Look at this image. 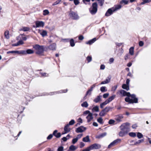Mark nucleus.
Listing matches in <instances>:
<instances>
[{"label":"nucleus","mask_w":151,"mask_h":151,"mask_svg":"<svg viewBox=\"0 0 151 151\" xmlns=\"http://www.w3.org/2000/svg\"><path fill=\"white\" fill-rule=\"evenodd\" d=\"M120 94L122 96H127L128 97L125 99V101L126 102H128L129 104L136 103L138 102V99L136 97V95L134 94L131 95L129 92H127L123 90H121L119 91Z\"/></svg>","instance_id":"f257e3e1"},{"label":"nucleus","mask_w":151,"mask_h":151,"mask_svg":"<svg viewBox=\"0 0 151 151\" xmlns=\"http://www.w3.org/2000/svg\"><path fill=\"white\" fill-rule=\"evenodd\" d=\"M33 48L36 50V53L39 55H42L44 50V46L36 44L33 46Z\"/></svg>","instance_id":"f03ea898"},{"label":"nucleus","mask_w":151,"mask_h":151,"mask_svg":"<svg viewBox=\"0 0 151 151\" xmlns=\"http://www.w3.org/2000/svg\"><path fill=\"white\" fill-rule=\"evenodd\" d=\"M97 3H94L91 7L89 8V12L91 14L94 15L96 13L97 11Z\"/></svg>","instance_id":"7ed1b4c3"},{"label":"nucleus","mask_w":151,"mask_h":151,"mask_svg":"<svg viewBox=\"0 0 151 151\" xmlns=\"http://www.w3.org/2000/svg\"><path fill=\"white\" fill-rule=\"evenodd\" d=\"M130 125L129 123L127 122L121 125L120 128L121 130H123L128 132L130 131Z\"/></svg>","instance_id":"20e7f679"},{"label":"nucleus","mask_w":151,"mask_h":151,"mask_svg":"<svg viewBox=\"0 0 151 151\" xmlns=\"http://www.w3.org/2000/svg\"><path fill=\"white\" fill-rule=\"evenodd\" d=\"M70 17L73 19L78 20L79 19V17L77 12H75L73 11H70L69 13Z\"/></svg>","instance_id":"39448f33"},{"label":"nucleus","mask_w":151,"mask_h":151,"mask_svg":"<svg viewBox=\"0 0 151 151\" xmlns=\"http://www.w3.org/2000/svg\"><path fill=\"white\" fill-rule=\"evenodd\" d=\"M121 141V139H117L114 140L108 146V148L109 149L115 146L119 142H120Z\"/></svg>","instance_id":"423d86ee"},{"label":"nucleus","mask_w":151,"mask_h":151,"mask_svg":"<svg viewBox=\"0 0 151 151\" xmlns=\"http://www.w3.org/2000/svg\"><path fill=\"white\" fill-rule=\"evenodd\" d=\"M114 9V7L109 9L105 13V16H109L112 14L113 13L115 12V10Z\"/></svg>","instance_id":"0eeeda50"},{"label":"nucleus","mask_w":151,"mask_h":151,"mask_svg":"<svg viewBox=\"0 0 151 151\" xmlns=\"http://www.w3.org/2000/svg\"><path fill=\"white\" fill-rule=\"evenodd\" d=\"M86 129V128L83 126H80L77 128L76 130V132L77 133H81Z\"/></svg>","instance_id":"6e6552de"},{"label":"nucleus","mask_w":151,"mask_h":151,"mask_svg":"<svg viewBox=\"0 0 151 151\" xmlns=\"http://www.w3.org/2000/svg\"><path fill=\"white\" fill-rule=\"evenodd\" d=\"M101 147V146L99 144L95 143L90 146L91 150L99 149Z\"/></svg>","instance_id":"1a4fd4ad"},{"label":"nucleus","mask_w":151,"mask_h":151,"mask_svg":"<svg viewBox=\"0 0 151 151\" xmlns=\"http://www.w3.org/2000/svg\"><path fill=\"white\" fill-rule=\"evenodd\" d=\"M36 27H43L44 25V23L42 21H37L35 22Z\"/></svg>","instance_id":"9d476101"},{"label":"nucleus","mask_w":151,"mask_h":151,"mask_svg":"<svg viewBox=\"0 0 151 151\" xmlns=\"http://www.w3.org/2000/svg\"><path fill=\"white\" fill-rule=\"evenodd\" d=\"M123 118V116L122 114H119L115 116V119L118 122H121L122 121V119Z\"/></svg>","instance_id":"9b49d317"},{"label":"nucleus","mask_w":151,"mask_h":151,"mask_svg":"<svg viewBox=\"0 0 151 151\" xmlns=\"http://www.w3.org/2000/svg\"><path fill=\"white\" fill-rule=\"evenodd\" d=\"M56 45L55 43H53L50 45L48 47V49L52 50H55L56 49Z\"/></svg>","instance_id":"f8f14e48"},{"label":"nucleus","mask_w":151,"mask_h":151,"mask_svg":"<svg viewBox=\"0 0 151 151\" xmlns=\"http://www.w3.org/2000/svg\"><path fill=\"white\" fill-rule=\"evenodd\" d=\"M86 118L87 119V122H89L93 118V114L92 113H90L88 114Z\"/></svg>","instance_id":"ddd939ff"},{"label":"nucleus","mask_w":151,"mask_h":151,"mask_svg":"<svg viewBox=\"0 0 151 151\" xmlns=\"http://www.w3.org/2000/svg\"><path fill=\"white\" fill-rule=\"evenodd\" d=\"M121 131L119 132V135L120 137H123L126 135L128 132L123 130H121Z\"/></svg>","instance_id":"4468645a"},{"label":"nucleus","mask_w":151,"mask_h":151,"mask_svg":"<svg viewBox=\"0 0 151 151\" xmlns=\"http://www.w3.org/2000/svg\"><path fill=\"white\" fill-rule=\"evenodd\" d=\"M69 127V126L67 124L65 125L64 128V131L65 132L64 133H63L62 134L67 133L70 131V129Z\"/></svg>","instance_id":"2eb2a0df"},{"label":"nucleus","mask_w":151,"mask_h":151,"mask_svg":"<svg viewBox=\"0 0 151 151\" xmlns=\"http://www.w3.org/2000/svg\"><path fill=\"white\" fill-rule=\"evenodd\" d=\"M58 131L55 130L53 132V135L57 138L60 137L61 136V133L60 132L57 133Z\"/></svg>","instance_id":"dca6fc26"},{"label":"nucleus","mask_w":151,"mask_h":151,"mask_svg":"<svg viewBox=\"0 0 151 151\" xmlns=\"http://www.w3.org/2000/svg\"><path fill=\"white\" fill-rule=\"evenodd\" d=\"M30 28L28 27H22L19 29V31H22L24 32L29 31Z\"/></svg>","instance_id":"f3484780"},{"label":"nucleus","mask_w":151,"mask_h":151,"mask_svg":"<svg viewBox=\"0 0 151 151\" xmlns=\"http://www.w3.org/2000/svg\"><path fill=\"white\" fill-rule=\"evenodd\" d=\"M102 97L101 95H99L96 98L93 100V101L96 103H97L101 101V98Z\"/></svg>","instance_id":"a211bd4d"},{"label":"nucleus","mask_w":151,"mask_h":151,"mask_svg":"<svg viewBox=\"0 0 151 151\" xmlns=\"http://www.w3.org/2000/svg\"><path fill=\"white\" fill-rule=\"evenodd\" d=\"M96 40V38H94L90 40L88 42H86V44H87L91 45Z\"/></svg>","instance_id":"6ab92c4d"},{"label":"nucleus","mask_w":151,"mask_h":151,"mask_svg":"<svg viewBox=\"0 0 151 151\" xmlns=\"http://www.w3.org/2000/svg\"><path fill=\"white\" fill-rule=\"evenodd\" d=\"M106 134H107V133L106 132H104V133H102L101 134H100L99 135H98L96 137V138H98V139L103 138V137H104L106 135Z\"/></svg>","instance_id":"aec40b11"},{"label":"nucleus","mask_w":151,"mask_h":151,"mask_svg":"<svg viewBox=\"0 0 151 151\" xmlns=\"http://www.w3.org/2000/svg\"><path fill=\"white\" fill-rule=\"evenodd\" d=\"M83 141L85 142H90V140L89 139V136L87 135L86 137L83 138Z\"/></svg>","instance_id":"412c9836"},{"label":"nucleus","mask_w":151,"mask_h":151,"mask_svg":"<svg viewBox=\"0 0 151 151\" xmlns=\"http://www.w3.org/2000/svg\"><path fill=\"white\" fill-rule=\"evenodd\" d=\"M112 108L110 106H107L103 110L104 111L105 113L106 114L108 112L110 109H112Z\"/></svg>","instance_id":"4be33fe9"},{"label":"nucleus","mask_w":151,"mask_h":151,"mask_svg":"<svg viewBox=\"0 0 151 151\" xmlns=\"http://www.w3.org/2000/svg\"><path fill=\"white\" fill-rule=\"evenodd\" d=\"M122 87L123 89H126L127 91L129 90V85H127L126 84H123Z\"/></svg>","instance_id":"5701e85b"},{"label":"nucleus","mask_w":151,"mask_h":151,"mask_svg":"<svg viewBox=\"0 0 151 151\" xmlns=\"http://www.w3.org/2000/svg\"><path fill=\"white\" fill-rule=\"evenodd\" d=\"M40 34L43 37H44L47 35V32L45 30H42V32H40Z\"/></svg>","instance_id":"b1692460"},{"label":"nucleus","mask_w":151,"mask_h":151,"mask_svg":"<svg viewBox=\"0 0 151 151\" xmlns=\"http://www.w3.org/2000/svg\"><path fill=\"white\" fill-rule=\"evenodd\" d=\"M4 36L7 39H9V34L8 31H6L4 32Z\"/></svg>","instance_id":"393cba45"},{"label":"nucleus","mask_w":151,"mask_h":151,"mask_svg":"<svg viewBox=\"0 0 151 151\" xmlns=\"http://www.w3.org/2000/svg\"><path fill=\"white\" fill-rule=\"evenodd\" d=\"M144 141V140L143 139H142L140 140H139L138 141L135 142H134V145H137L141 143V142H143Z\"/></svg>","instance_id":"a878e982"},{"label":"nucleus","mask_w":151,"mask_h":151,"mask_svg":"<svg viewBox=\"0 0 151 151\" xmlns=\"http://www.w3.org/2000/svg\"><path fill=\"white\" fill-rule=\"evenodd\" d=\"M134 47H131L129 49V53L131 55H133L134 54Z\"/></svg>","instance_id":"bb28decb"},{"label":"nucleus","mask_w":151,"mask_h":151,"mask_svg":"<svg viewBox=\"0 0 151 151\" xmlns=\"http://www.w3.org/2000/svg\"><path fill=\"white\" fill-rule=\"evenodd\" d=\"M93 111L98 112L99 111V108L98 106L94 107L92 109Z\"/></svg>","instance_id":"cd10ccee"},{"label":"nucleus","mask_w":151,"mask_h":151,"mask_svg":"<svg viewBox=\"0 0 151 151\" xmlns=\"http://www.w3.org/2000/svg\"><path fill=\"white\" fill-rule=\"evenodd\" d=\"M26 54H32L34 53V51L31 49H28L27 50H26Z\"/></svg>","instance_id":"c85d7f7f"},{"label":"nucleus","mask_w":151,"mask_h":151,"mask_svg":"<svg viewBox=\"0 0 151 151\" xmlns=\"http://www.w3.org/2000/svg\"><path fill=\"white\" fill-rule=\"evenodd\" d=\"M88 104L86 101H85L81 104V106L83 107L86 108L88 106Z\"/></svg>","instance_id":"c756f323"},{"label":"nucleus","mask_w":151,"mask_h":151,"mask_svg":"<svg viewBox=\"0 0 151 151\" xmlns=\"http://www.w3.org/2000/svg\"><path fill=\"white\" fill-rule=\"evenodd\" d=\"M70 137V135L68 134L66 137H64L62 139L63 140L64 142L66 141L68 139H69Z\"/></svg>","instance_id":"7c9ffc66"},{"label":"nucleus","mask_w":151,"mask_h":151,"mask_svg":"<svg viewBox=\"0 0 151 151\" xmlns=\"http://www.w3.org/2000/svg\"><path fill=\"white\" fill-rule=\"evenodd\" d=\"M69 41L70 46L72 47L74 46L75 45V44L74 40L73 39H72Z\"/></svg>","instance_id":"2f4dec72"},{"label":"nucleus","mask_w":151,"mask_h":151,"mask_svg":"<svg viewBox=\"0 0 151 151\" xmlns=\"http://www.w3.org/2000/svg\"><path fill=\"white\" fill-rule=\"evenodd\" d=\"M129 135L132 137H135L136 136V133L134 132H131L129 133Z\"/></svg>","instance_id":"473e14b6"},{"label":"nucleus","mask_w":151,"mask_h":151,"mask_svg":"<svg viewBox=\"0 0 151 151\" xmlns=\"http://www.w3.org/2000/svg\"><path fill=\"white\" fill-rule=\"evenodd\" d=\"M143 1L140 4V5H143L146 3H149L151 1V0H143Z\"/></svg>","instance_id":"72a5a7b5"},{"label":"nucleus","mask_w":151,"mask_h":151,"mask_svg":"<svg viewBox=\"0 0 151 151\" xmlns=\"http://www.w3.org/2000/svg\"><path fill=\"white\" fill-rule=\"evenodd\" d=\"M97 122L100 123L101 124H103L104 122H103V119L101 117H99L97 119Z\"/></svg>","instance_id":"f704fd0d"},{"label":"nucleus","mask_w":151,"mask_h":151,"mask_svg":"<svg viewBox=\"0 0 151 151\" xmlns=\"http://www.w3.org/2000/svg\"><path fill=\"white\" fill-rule=\"evenodd\" d=\"M115 96H116L115 95H113L111 96V97H109L108 99L109 102L111 101L112 100H113L114 99Z\"/></svg>","instance_id":"c9c22d12"},{"label":"nucleus","mask_w":151,"mask_h":151,"mask_svg":"<svg viewBox=\"0 0 151 151\" xmlns=\"http://www.w3.org/2000/svg\"><path fill=\"white\" fill-rule=\"evenodd\" d=\"M19 54L26 55V50H23L19 51Z\"/></svg>","instance_id":"e433bc0d"},{"label":"nucleus","mask_w":151,"mask_h":151,"mask_svg":"<svg viewBox=\"0 0 151 151\" xmlns=\"http://www.w3.org/2000/svg\"><path fill=\"white\" fill-rule=\"evenodd\" d=\"M76 148L74 145H72L69 147V149L70 150H75L76 149Z\"/></svg>","instance_id":"4c0bfd02"},{"label":"nucleus","mask_w":151,"mask_h":151,"mask_svg":"<svg viewBox=\"0 0 151 151\" xmlns=\"http://www.w3.org/2000/svg\"><path fill=\"white\" fill-rule=\"evenodd\" d=\"M111 78V76H109L106 78L105 79V81L108 83L110 81Z\"/></svg>","instance_id":"58836bf2"},{"label":"nucleus","mask_w":151,"mask_h":151,"mask_svg":"<svg viewBox=\"0 0 151 151\" xmlns=\"http://www.w3.org/2000/svg\"><path fill=\"white\" fill-rule=\"evenodd\" d=\"M122 6L121 5H119L115 6V7H114V10H115V11H117V10L120 9L121 8Z\"/></svg>","instance_id":"ea45409f"},{"label":"nucleus","mask_w":151,"mask_h":151,"mask_svg":"<svg viewBox=\"0 0 151 151\" xmlns=\"http://www.w3.org/2000/svg\"><path fill=\"white\" fill-rule=\"evenodd\" d=\"M137 136L139 139H141L143 137V135L142 133L138 132L137 133Z\"/></svg>","instance_id":"a19ab883"},{"label":"nucleus","mask_w":151,"mask_h":151,"mask_svg":"<svg viewBox=\"0 0 151 151\" xmlns=\"http://www.w3.org/2000/svg\"><path fill=\"white\" fill-rule=\"evenodd\" d=\"M106 87L102 86L100 88V91L102 92H105L107 91V90H106Z\"/></svg>","instance_id":"79ce46f5"},{"label":"nucleus","mask_w":151,"mask_h":151,"mask_svg":"<svg viewBox=\"0 0 151 151\" xmlns=\"http://www.w3.org/2000/svg\"><path fill=\"white\" fill-rule=\"evenodd\" d=\"M49 13V12L48 10L45 9L43 11V15H46L48 14Z\"/></svg>","instance_id":"37998d69"},{"label":"nucleus","mask_w":151,"mask_h":151,"mask_svg":"<svg viewBox=\"0 0 151 151\" xmlns=\"http://www.w3.org/2000/svg\"><path fill=\"white\" fill-rule=\"evenodd\" d=\"M99 3L100 4L101 6H102L104 2V0H98Z\"/></svg>","instance_id":"c03bdc74"},{"label":"nucleus","mask_w":151,"mask_h":151,"mask_svg":"<svg viewBox=\"0 0 151 151\" xmlns=\"http://www.w3.org/2000/svg\"><path fill=\"white\" fill-rule=\"evenodd\" d=\"M106 114V113L103 110L101 111L100 113L99 114V115L100 116H104Z\"/></svg>","instance_id":"a18cd8bd"},{"label":"nucleus","mask_w":151,"mask_h":151,"mask_svg":"<svg viewBox=\"0 0 151 151\" xmlns=\"http://www.w3.org/2000/svg\"><path fill=\"white\" fill-rule=\"evenodd\" d=\"M75 122V121L73 119L71 120L69 122L68 124H67L69 126V125H73Z\"/></svg>","instance_id":"49530a36"},{"label":"nucleus","mask_w":151,"mask_h":151,"mask_svg":"<svg viewBox=\"0 0 151 151\" xmlns=\"http://www.w3.org/2000/svg\"><path fill=\"white\" fill-rule=\"evenodd\" d=\"M86 59L88 61V63H89L92 60V57L91 56H88L86 58Z\"/></svg>","instance_id":"de8ad7c7"},{"label":"nucleus","mask_w":151,"mask_h":151,"mask_svg":"<svg viewBox=\"0 0 151 151\" xmlns=\"http://www.w3.org/2000/svg\"><path fill=\"white\" fill-rule=\"evenodd\" d=\"M19 51L15 50V51H9L7 52V53H17L19 54Z\"/></svg>","instance_id":"09e8293b"},{"label":"nucleus","mask_w":151,"mask_h":151,"mask_svg":"<svg viewBox=\"0 0 151 151\" xmlns=\"http://www.w3.org/2000/svg\"><path fill=\"white\" fill-rule=\"evenodd\" d=\"M78 139L76 137V138H74L72 140V143L74 144H75L78 141Z\"/></svg>","instance_id":"8fccbe9b"},{"label":"nucleus","mask_w":151,"mask_h":151,"mask_svg":"<svg viewBox=\"0 0 151 151\" xmlns=\"http://www.w3.org/2000/svg\"><path fill=\"white\" fill-rule=\"evenodd\" d=\"M128 1L126 0H122L120 2V4H122V3H124L125 4H128Z\"/></svg>","instance_id":"3c124183"},{"label":"nucleus","mask_w":151,"mask_h":151,"mask_svg":"<svg viewBox=\"0 0 151 151\" xmlns=\"http://www.w3.org/2000/svg\"><path fill=\"white\" fill-rule=\"evenodd\" d=\"M115 122V121L113 119H110L109 122L108 123L110 124H114Z\"/></svg>","instance_id":"603ef678"},{"label":"nucleus","mask_w":151,"mask_h":151,"mask_svg":"<svg viewBox=\"0 0 151 151\" xmlns=\"http://www.w3.org/2000/svg\"><path fill=\"white\" fill-rule=\"evenodd\" d=\"M61 0H58L56 2H55L52 5L55 6L58 4L61 1Z\"/></svg>","instance_id":"864d4df0"},{"label":"nucleus","mask_w":151,"mask_h":151,"mask_svg":"<svg viewBox=\"0 0 151 151\" xmlns=\"http://www.w3.org/2000/svg\"><path fill=\"white\" fill-rule=\"evenodd\" d=\"M109 94L108 93H104L103 95V97L104 98H106L109 96Z\"/></svg>","instance_id":"5fc2aeb1"},{"label":"nucleus","mask_w":151,"mask_h":151,"mask_svg":"<svg viewBox=\"0 0 151 151\" xmlns=\"http://www.w3.org/2000/svg\"><path fill=\"white\" fill-rule=\"evenodd\" d=\"M58 151H63V147L62 146H60L59 147L58 150Z\"/></svg>","instance_id":"6e6d98bb"},{"label":"nucleus","mask_w":151,"mask_h":151,"mask_svg":"<svg viewBox=\"0 0 151 151\" xmlns=\"http://www.w3.org/2000/svg\"><path fill=\"white\" fill-rule=\"evenodd\" d=\"M79 0H74V4L76 5H77L79 4Z\"/></svg>","instance_id":"4d7b16f0"},{"label":"nucleus","mask_w":151,"mask_h":151,"mask_svg":"<svg viewBox=\"0 0 151 151\" xmlns=\"http://www.w3.org/2000/svg\"><path fill=\"white\" fill-rule=\"evenodd\" d=\"M91 150L90 147H87V148L83 150L82 151H90Z\"/></svg>","instance_id":"13d9d810"},{"label":"nucleus","mask_w":151,"mask_h":151,"mask_svg":"<svg viewBox=\"0 0 151 151\" xmlns=\"http://www.w3.org/2000/svg\"><path fill=\"white\" fill-rule=\"evenodd\" d=\"M80 147L82 148L85 146V144L84 143L81 142L80 143Z\"/></svg>","instance_id":"bf43d9fd"},{"label":"nucleus","mask_w":151,"mask_h":151,"mask_svg":"<svg viewBox=\"0 0 151 151\" xmlns=\"http://www.w3.org/2000/svg\"><path fill=\"white\" fill-rule=\"evenodd\" d=\"M82 136H83L82 134H79L77 136V137L76 138H77L78 139H79L81 138Z\"/></svg>","instance_id":"052dcab7"},{"label":"nucleus","mask_w":151,"mask_h":151,"mask_svg":"<svg viewBox=\"0 0 151 151\" xmlns=\"http://www.w3.org/2000/svg\"><path fill=\"white\" fill-rule=\"evenodd\" d=\"M53 134H50L47 137V139H51L53 137Z\"/></svg>","instance_id":"680f3d73"},{"label":"nucleus","mask_w":151,"mask_h":151,"mask_svg":"<svg viewBox=\"0 0 151 151\" xmlns=\"http://www.w3.org/2000/svg\"><path fill=\"white\" fill-rule=\"evenodd\" d=\"M17 43L18 44H19V45H22L24 44V42L22 40L19 41Z\"/></svg>","instance_id":"e2e57ef3"},{"label":"nucleus","mask_w":151,"mask_h":151,"mask_svg":"<svg viewBox=\"0 0 151 151\" xmlns=\"http://www.w3.org/2000/svg\"><path fill=\"white\" fill-rule=\"evenodd\" d=\"M139 45L140 46H142L144 45V43L142 41H140L139 42Z\"/></svg>","instance_id":"0e129e2a"},{"label":"nucleus","mask_w":151,"mask_h":151,"mask_svg":"<svg viewBox=\"0 0 151 151\" xmlns=\"http://www.w3.org/2000/svg\"><path fill=\"white\" fill-rule=\"evenodd\" d=\"M105 105H106L104 103V102H103V103H101L100 104V107L101 108H103L104 107V106Z\"/></svg>","instance_id":"69168bd1"},{"label":"nucleus","mask_w":151,"mask_h":151,"mask_svg":"<svg viewBox=\"0 0 151 151\" xmlns=\"http://www.w3.org/2000/svg\"><path fill=\"white\" fill-rule=\"evenodd\" d=\"M105 68V66L104 65H101L100 66V69L104 70Z\"/></svg>","instance_id":"338daca9"},{"label":"nucleus","mask_w":151,"mask_h":151,"mask_svg":"<svg viewBox=\"0 0 151 151\" xmlns=\"http://www.w3.org/2000/svg\"><path fill=\"white\" fill-rule=\"evenodd\" d=\"M137 124H133L132 126V127L133 129H136L137 127Z\"/></svg>","instance_id":"774afa93"}]
</instances>
